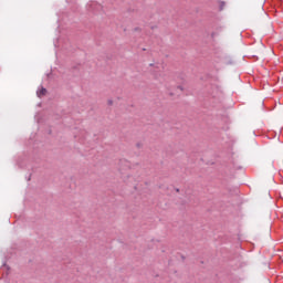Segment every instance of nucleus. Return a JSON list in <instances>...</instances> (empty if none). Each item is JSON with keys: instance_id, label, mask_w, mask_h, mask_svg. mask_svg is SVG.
<instances>
[{"instance_id": "1", "label": "nucleus", "mask_w": 283, "mask_h": 283, "mask_svg": "<svg viewBox=\"0 0 283 283\" xmlns=\"http://www.w3.org/2000/svg\"><path fill=\"white\" fill-rule=\"evenodd\" d=\"M48 94V90L42 88L41 91L38 92V96H45Z\"/></svg>"}]
</instances>
